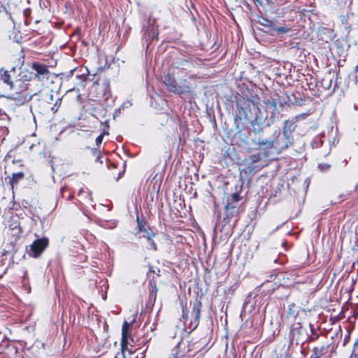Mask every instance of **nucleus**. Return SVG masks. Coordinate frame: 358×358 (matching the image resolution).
<instances>
[{
  "label": "nucleus",
  "instance_id": "obj_12",
  "mask_svg": "<svg viewBox=\"0 0 358 358\" xmlns=\"http://www.w3.org/2000/svg\"><path fill=\"white\" fill-rule=\"evenodd\" d=\"M275 30L276 31H278V33L286 32V29L285 28H283V27H278V28L275 29Z\"/></svg>",
  "mask_w": 358,
  "mask_h": 358
},
{
  "label": "nucleus",
  "instance_id": "obj_9",
  "mask_svg": "<svg viewBox=\"0 0 358 358\" xmlns=\"http://www.w3.org/2000/svg\"><path fill=\"white\" fill-rule=\"evenodd\" d=\"M150 285L151 287V292H152V294L155 295L157 294V291H158V289L157 287V285H156L155 282L153 280H151L150 282Z\"/></svg>",
  "mask_w": 358,
  "mask_h": 358
},
{
  "label": "nucleus",
  "instance_id": "obj_8",
  "mask_svg": "<svg viewBox=\"0 0 358 358\" xmlns=\"http://www.w3.org/2000/svg\"><path fill=\"white\" fill-rule=\"evenodd\" d=\"M201 304L199 303H194L193 306V311L195 315V317L198 318L199 317V307Z\"/></svg>",
  "mask_w": 358,
  "mask_h": 358
},
{
  "label": "nucleus",
  "instance_id": "obj_11",
  "mask_svg": "<svg viewBox=\"0 0 358 358\" xmlns=\"http://www.w3.org/2000/svg\"><path fill=\"white\" fill-rule=\"evenodd\" d=\"M103 141V135H99L96 138V143L97 145L99 144H101V142Z\"/></svg>",
  "mask_w": 358,
  "mask_h": 358
},
{
  "label": "nucleus",
  "instance_id": "obj_7",
  "mask_svg": "<svg viewBox=\"0 0 358 358\" xmlns=\"http://www.w3.org/2000/svg\"><path fill=\"white\" fill-rule=\"evenodd\" d=\"M23 177H24L23 173H14L13 175V177H12L11 180H10L11 185L13 186L14 185H16L20 180L22 179Z\"/></svg>",
  "mask_w": 358,
  "mask_h": 358
},
{
  "label": "nucleus",
  "instance_id": "obj_16",
  "mask_svg": "<svg viewBox=\"0 0 358 358\" xmlns=\"http://www.w3.org/2000/svg\"><path fill=\"white\" fill-rule=\"evenodd\" d=\"M310 358H317V357H311Z\"/></svg>",
  "mask_w": 358,
  "mask_h": 358
},
{
  "label": "nucleus",
  "instance_id": "obj_6",
  "mask_svg": "<svg viewBox=\"0 0 358 358\" xmlns=\"http://www.w3.org/2000/svg\"><path fill=\"white\" fill-rule=\"evenodd\" d=\"M294 124L290 121H285L284 122L283 134L285 136H289L294 130Z\"/></svg>",
  "mask_w": 358,
  "mask_h": 358
},
{
  "label": "nucleus",
  "instance_id": "obj_14",
  "mask_svg": "<svg viewBox=\"0 0 358 358\" xmlns=\"http://www.w3.org/2000/svg\"><path fill=\"white\" fill-rule=\"evenodd\" d=\"M152 236H153V234H148L146 236V237L148 238V240H150Z\"/></svg>",
  "mask_w": 358,
  "mask_h": 358
},
{
  "label": "nucleus",
  "instance_id": "obj_4",
  "mask_svg": "<svg viewBox=\"0 0 358 358\" xmlns=\"http://www.w3.org/2000/svg\"><path fill=\"white\" fill-rule=\"evenodd\" d=\"M164 82L171 92L177 94L183 92L182 88L180 86H178L176 83V80L170 76H166Z\"/></svg>",
  "mask_w": 358,
  "mask_h": 358
},
{
  "label": "nucleus",
  "instance_id": "obj_13",
  "mask_svg": "<svg viewBox=\"0 0 358 358\" xmlns=\"http://www.w3.org/2000/svg\"><path fill=\"white\" fill-rule=\"evenodd\" d=\"M139 229L141 231H144L145 230L143 226H140V225H139Z\"/></svg>",
  "mask_w": 358,
  "mask_h": 358
},
{
  "label": "nucleus",
  "instance_id": "obj_2",
  "mask_svg": "<svg viewBox=\"0 0 358 358\" xmlns=\"http://www.w3.org/2000/svg\"><path fill=\"white\" fill-rule=\"evenodd\" d=\"M129 329L130 324L127 322H124L122 324V340H121V345H122V352L124 358H127V354H131V352L127 346V340L129 336Z\"/></svg>",
  "mask_w": 358,
  "mask_h": 358
},
{
  "label": "nucleus",
  "instance_id": "obj_10",
  "mask_svg": "<svg viewBox=\"0 0 358 358\" xmlns=\"http://www.w3.org/2000/svg\"><path fill=\"white\" fill-rule=\"evenodd\" d=\"M3 80L5 83H6L8 85H9L10 86V87H12V83L10 81V78L8 75L6 74L3 76Z\"/></svg>",
  "mask_w": 358,
  "mask_h": 358
},
{
  "label": "nucleus",
  "instance_id": "obj_3",
  "mask_svg": "<svg viewBox=\"0 0 358 358\" xmlns=\"http://www.w3.org/2000/svg\"><path fill=\"white\" fill-rule=\"evenodd\" d=\"M189 352V343L187 341H182L178 343L176 352L173 355L177 358H185L186 357H190V355H188Z\"/></svg>",
  "mask_w": 358,
  "mask_h": 358
},
{
  "label": "nucleus",
  "instance_id": "obj_17",
  "mask_svg": "<svg viewBox=\"0 0 358 358\" xmlns=\"http://www.w3.org/2000/svg\"><path fill=\"white\" fill-rule=\"evenodd\" d=\"M171 358H177V357H176L175 356L173 355V357H171Z\"/></svg>",
  "mask_w": 358,
  "mask_h": 358
},
{
  "label": "nucleus",
  "instance_id": "obj_15",
  "mask_svg": "<svg viewBox=\"0 0 358 358\" xmlns=\"http://www.w3.org/2000/svg\"><path fill=\"white\" fill-rule=\"evenodd\" d=\"M183 317L186 320L187 319V315L185 314H183Z\"/></svg>",
  "mask_w": 358,
  "mask_h": 358
},
{
  "label": "nucleus",
  "instance_id": "obj_5",
  "mask_svg": "<svg viewBox=\"0 0 358 358\" xmlns=\"http://www.w3.org/2000/svg\"><path fill=\"white\" fill-rule=\"evenodd\" d=\"M32 68L35 70L36 74L35 76L39 79L43 78V77L47 76L48 75V70L47 67L44 65L39 64L37 63H34L32 65Z\"/></svg>",
  "mask_w": 358,
  "mask_h": 358
},
{
  "label": "nucleus",
  "instance_id": "obj_18",
  "mask_svg": "<svg viewBox=\"0 0 358 358\" xmlns=\"http://www.w3.org/2000/svg\"><path fill=\"white\" fill-rule=\"evenodd\" d=\"M276 358H278V357H276Z\"/></svg>",
  "mask_w": 358,
  "mask_h": 358
},
{
  "label": "nucleus",
  "instance_id": "obj_1",
  "mask_svg": "<svg viewBox=\"0 0 358 358\" xmlns=\"http://www.w3.org/2000/svg\"><path fill=\"white\" fill-rule=\"evenodd\" d=\"M48 239L46 238H42L36 240L30 245V249L28 252L29 255L34 258L40 257L43 252L48 247Z\"/></svg>",
  "mask_w": 358,
  "mask_h": 358
}]
</instances>
